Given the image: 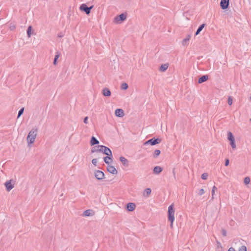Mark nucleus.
Here are the masks:
<instances>
[{
  "mask_svg": "<svg viewBox=\"0 0 251 251\" xmlns=\"http://www.w3.org/2000/svg\"><path fill=\"white\" fill-rule=\"evenodd\" d=\"M168 64L167 63L162 64L159 68V71L161 72H164L168 69Z\"/></svg>",
  "mask_w": 251,
  "mask_h": 251,
  "instance_id": "20",
  "label": "nucleus"
},
{
  "mask_svg": "<svg viewBox=\"0 0 251 251\" xmlns=\"http://www.w3.org/2000/svg\"><path fill=\"white\" fill-rule=\"evenodd\" d=\"M208 79V75H203L201 76L200 78L199 79L198 82L199 83H202L203 82H204Z\"/></svg>",
  "mask_w": 251,
  "mask_h": 251,
  "instance_id": "16",
  "label": "nucleus"
},
{
  "mask_svg": "<svg viewBox=\"0 0 251 251\" xmlns=\"http://www.w3.org/2000/svg\"><path fill=\"white\" fill-rule=\"evenodd\" d=\"M221 232H222V235L223 236H226V231L225 229L222 228L221 229Z\"/></svg>",
  "mask_w": 251,
  "mask_h": 251,
  "instance_id": "37",
  "label": "nucleus"
},
{
  "mask_svg": "<svg viewBox=\"0 0 251 251\" xmlns=\"http://www.w3.org/2000/svg\"><path fill=\"white\" fill-rule=\"evenodd\" d=\"M99 141L94 136L92 137L90 144L91 146H94L95 145L99 144Z\"/></svg>",
  "mask_w": 251,
  "mask_h": 251,
  "instance_id": "19",
  "label": "nucleus"
},
{
  "mask_svg": "<svg viewBox=\"0 0 251 251\" xmlns=\"http://www.w3.org/2000/svg\"><path fill=\"white\" fill-rule=\"evenodd\" d=\"M112 156H107L104 157V162L106 164H109L110 163V162L109 161V160H112Z\"/></svg>",
  "mask_w": 251,
  "mask_h": 251,
  "instance_id": "25",
  "label": "nucleus"
},
{
  "mask_svg": "<svg viewBox=\"0 0 251 251\" xmlns=\"http://www.w3.org/2000/svg\"><path fill=\"white\" fill-rule=\"evenodd\" d=\"M238 251H247V248L245 246H242L239 248Z\"/></svg>",
  "mask_w": 251,
  "mask_h": 251,
  "instance_id": "35",
  "label": "nucleus"
},
{
  "mask_svg": "<svg viewBox=\"0 0 251 251\" xmlns=\"http://www.w3.org/2000/svg\"><path fill=\"white\" fill-rule=\"evenodd\" d=\"M59 57V54L58 52H57L56 54L55 55V57H54V61H53V64L54 65H56V64L57 60V59H58Z\"/></svg>",
  "mask_w": 251,
  "mask_h": 251,
  "instance_id": "30",
  "label": "nucleus"
},
{
  "mask_svg": "<svg viewBox=\"0 0 251 251\" xmlns=\"http://www.w3.org/2000/svg\"><path fill=\"white\" fill-rule=\"evenodd\" d=\"M161 139L159 138H152L144 143V145L146 146L151 145V146L155 145L156 144H159L161 142Z\"/></svg>",
  "mask_w": 251,
  "mask_h": 251,
  "instance_id": "3",
  "label": "nucleus"
},
{
  "mask_svg": "<svg viewBox=\"0 0 251 251\" xmlns=\"http://www.w3.org/2000/svg\"><path fill=\"white\" fill-rule=\"evenodd\" d=\"M115 115L118 117H123L125 114L124 111L122 109H117L115 112Z\"/></svg>",
  "mask_w": 251,
  "mask_h": 251,
  "instance_id": "10",
  "label": "nucleus"
},
{
  "mask_svg": "<svg viewBox=\"0 0 251 251\" xmlns=\"http://www.w3.org/2000/svg\"><path fill=\"white\" fill-rule=\"evenodd\" d=\"M191 35L190 34H188L187 36L182 40V45L183 46H185L187 45V43L191 39Z\"/></svg>",
  "mask_w": 251,
  "mask_h": 251,
  "instance_id": "13",
  "label": "nucleus"
},
{
  "mask_svg": "<svg viewBox=\"0 0 251 251\" xmlns=\"http://www.w3.org/2000/svg\"><path fill=\"white\" fill-rule=\"evenodd\" d=\"M92 163L93 165H94L95 166H97V159L95 158V159H93L92 160Z\"/></svg>",
  "mask_w": 251,
  "mask_h": 251,
  "instance_id": "40",
  "label": "nucleus"
},
{
  "mask_svg": "<svg viewBox=\"0 0 251 251\" xmlns=\"http://www.w3.org/2000/svg\"><path fill=\"white\" fill-rule=\"evenodd\" d=\"M16 29V25L14 23H11L9 24V29L11 31L15 30Z\"/></svg>",
  "mask_w": 251,
  "mask_h": 251,
  "instance_id": "26",
  "label": "nucleus"
},
{
  "mask_svg": "<svg viewBox=\"0 0 251 251\" xmlns=\"http://www.w3.org/2000/svg\"><path fill=\"white\" fill-rule=\"evenodd\" d=\"M204 193H205V191H204V189H201L198 192V194L199 195L201 196V195H203Z\"/></svg>",
  "mask_w": 251,
  "mask_h": 251,
  "instance_id": "39",
  "label": "nucleus"
},
{
  "mask_svg": "<svg viewBox=\"0 0 251 251\" xmlns=\"http://www.w3.org/2000/svg\"><path fill=\"white\" fill-rule=\"evenodd\" d=\"M173 174H174V176H175V170H173Z\"/></svg>",
  "mask_w": 251,
  "mask_h": 251,
  "instance_id": "47",
  "label": "nucleus"
},
{
  "mask_svg": "<svg viewBox=\"0 0 251 251\" xmlns=\"http://www.w3.org/2000/svg\"><path fill=\"white\" fill-rule=\"evenodd\" d=\"M37 129L33 128L29 132L27 137V140L29 144H33L37 136Z\"/></svg>",
  "mask_w": 251,
  "mask_h": 251,
  "instance_id": "1",
  "label": "nucleus"
},
{
  "mask_svg": "<svg viewBox=\"0 0 251 251\" xmlns=\"http://www.w3.org/2000/svg\"><path fill=\"white\" fill-rule=\"evenodd\" d=\"M32 30V26L31 25L29 26L27 29V35L28 37H30L31 36V31Z\"/></svg>",
  "mask_w": 251,
  "mask_h": 251,
  "instance_id": "28",
  "label": "nucleus"
},
{
  "mask_svg": "<svg viewBox=\"0 0 251 251\" xmlns=\"http://www.w3.org/2000/svg\"><path fill=\"white\" fill-rule=\"evenodd\" d=\"M208 174L207 173H203L201 175V178L202 179H206L207 178V177H208Z\"/></svg>",
  "mask_w": 251,
  "mask_h": 251,
  "instance_id": "33",
  "label": "nucleus"
},
{
  "mask_svg": "<svg viewBox=\"0 0 251 251\" xmlns=\"http://www.w3.org/2000/svg\"><path fill=\"white\" fill-rule=\"evenodd\" d=\"M151 190L150 188H147L145 189V190L144 191V195L145 196V194H146L147 196H149L151 194Z\"/></svg>",
  "mask_w": 251,
  "mask_h": 251,
  "instance_id": "27",
  "label": "nucleus"
},
{
  "mask_svg": "<svg viewBox=\"0 0 251 251\" xmlns=\"http://www.w3.org/2000/svg\"><path fill=\"white\" fill-rule=\"evenodd\" d=\"M153 173L155 174H159L162 171V168L159 166H155L153 168Z\"/></svg>",
  "mask_w": 251,
  "mask_h": 251,
  "instance_id": "18",
  "label": "nucleus"
},
{
  "mask_svg": "<svg viewBox=\"0 0 251 251\" xmlns=\"http://www.w3.org/2000/svg\"><path fill=\"white\" fill-rule=\"evenodd\" d=\"M229 0H221L220 2V6L222 9H226L229 6Z\"/></svg>",
  "mask_w": 251,
  "mask_h": 251,
  "instance_id": "8",
  "label": "nucleus"
},
{
  "mask_svg": "<svg viewBox=\"0 0 251 251\" xmlns=\"http://www.w3.org/2000/svg\"><path fill=\"white\" fill-rule=\"evenodd\" d=\"M136 205L134 203H128L126 205L127 209L129 211H133L135 208Z\"/></svg>",
  "mask_w": 251,
  "mask_h": 251,
  "instance_id": "11",
  "label": "nucleus"
},
{
  "mask_svg": "<svg viewBox=\"0 0 251 251\" xmlns=\"http://www.w3.org/2000/svg\"><path fill=\"white\" fill-rule=\"evenodd\" d=\"M160 151L159 150H156L154 151V153L153 154V157L154 158H157L159 155V154H160Z\"/></svg>",
  "mask_w": 251,
  "mask_h": 251,
  "instance_id": "23",
  "label": "nucleus"
},
{
  "mask_svg": "<svg viewBox=\"0 0 251 251\" xmlns=\"http://www.w3.org/2000/svg\"><path fill=\"white\" fill-rule=\"evenodd\" d=\"M94 213L91 209H88L84 211L83 215L84 216H91L94 215Z\"/></svg>",
  "mask_w": 251,
  "mask_h": 251,
  "instance_id": "15",
  "label": "nucleus"
},
{
  "mask_svg": "<svg viewBox=\"0 0 251 251\" xmlns=\"http://www.w3.org/2000/svg\"><path fill=\"white\" fill-rule=\"evenodd\" d=\"M175 209L173 207V204H172L169 206L168 211V220L171 223H173L175 220Z\"/></svg>",
  "mask_w": 251,
  "mask_h": 251,
  "instance_id": "2",
  "label": "nucleus"
},
{
  "mask_svg": "<svg viewBox=\"0 0 251 251\" xmlns=\"http://www.w3.org/2000/svg\"><path fill=\"white\" fill-rule=\"evenodd\" d=\"M95 176L97 179L101 180L104 178V174L103 172L97 170L95 172Z\"/></svg>",
  "mask_w": 251,
  "mask_h": 251,
  "instance_id": "7",
  "label": "nucleus"
},
{
  "mask_svg": "<svg viewBox=\"0 0 251 251\" xmlns=\"http://www.w3.org/2000/svg\"><path fill=\"white\" fill-rule=\"evenodd\" d=\"M227 135H228V137H227L228 139L230 141V142L231 141L235 140L234 137L231 132H228Z\"/></svg>",
  "mask_w": 251,
  "mask_h": 251,
  "instance_id": "24",
  "label": "nucleus"
},
{
  "mask_svg": "<svg viewBox=\"0 0 251 251\" xmlns=\"http://www.w3.org/2000/svg\"><path fill=\"white\" fill-rule=\"evenodd\" d=\"M98 152V151H97V150H95V149H92V150H91V152H92V153H93V152Z\"/></svg>",
  "mask_w": 251,
  "mask_h": 251,
  "instance_id": "44",
  "label": "nucleus"
},
{
  "mask_svg": "<svg viewBox=\"0 0 251 251\" xmlns=\"http://www.w3.org/2000/svg\"><path fill=\"white\" fill-rule=\"evenodd\" d=\"M170 227L171 228H173V223H171V224H170Z\"/></svg>",
  "mask_w": 251,
  "mask_h": 251,
  "instance_id": "46",
  "label": "nucleus"
},
{
  "mask_svg": "<svg viewBox=\"0 0 251 251\" xmlns=\"http://www.w3.org/2000/svg\"><path fill=\"white\" fill-rule=\"evenodd\" d=\"M244 182L246 185L249 184L250 182V178L248 176L246 177L244 179Z\"/></svg>",
  "mask_w": 251,
  "mask_h": 251,
  "instance_id": "29",
  "label": "nucleus"
},
{
  "mask_svg": "<svg viewBox=\"0 0 251 251\" xmlns=\"http://www.w3.org/2000/svg\"><path fill=\"white\" fill-rule=\"evenodd\" d=\"M128 88V85L126 83H123L121 85V89L126 90Z\"/></svg>",
  "mask_w": 251,
  "mask_h": 251,
  "instance_id": "31",
  "label": "nucleus"
},
{
  "mask_svg": "<svg viewBox=\"0 0 251 251\" xmlns=\"http://www.w3.org/2000/svg\"><path fill=\"white\" fill-rule=\"evenodd\" d=\"M102 94L106 97H109L111 96V92L107 88H104L102 90Z\"/></svg>",
  "mask_w": 251,
  "mask_h": 251,
  "instance_id": "14",
  "label": "nucleus"
},
{
  "mask_svg": "<svg viewBox=\"0 0 251 251\" xmlns=\"http://www.w3.org/2000/svg\"><path fill=\"white\" fill-rule=\"evenodd\" d=\"M93 7V5L89 7L86 4L83 3L80 5L79 8L81 11H84L86 14H89Z\"/></svg>",
  "mask_w": 251,
  "mask_h": 251,
  "instance_id": "6",
  "label": "nucleus"
},
{
  "mask_svg": "<svg viewBox=\"0 0 251 251\" xmlns=\"http://www.w3.org/2000/svg\"><path fill=\"white\" fill-rule=\"evenodd\" d=\"M98 149L97 150V151L98 152H101L103 153V150L105 148V146L103 145H99L97 147Z\"/></svg>",
  "mask_w": 251,
  "mask_h": 251,
  "instance_id": "22",
  "label": "nucleus"
},
{
  "mask_svg": "<svg viewBox=\"0 0 251 251\" xmlns=\"http://www.w3.org/2000/svg\"><path fill=\"white\" fill-rule=\"evenodd\" d=\"M88 117H85L84 118V120H83V122L85 124H88Z\"/></svg>",
  "mask_w": 251,
  "mask_h": 251,
  "instance_id": "41",
  "label": "nucleus"
},
{
  "mask_svg": "<svg viewBox=\"0 0 251 251\" xmlns=\"http://www.w3.org/2000/svg\"><path fill=\"white\" fill-rule=\"evenodd\" d=\"M250 121L251 122V119H250Z\"/></svg>",
  "mask_w": 251,
  "mask_h": 251,
  "instance_id": "48",
  "label": "nucleus"
},
{
  "mask_svg": "<svg viewBox=\"0 0 251 251\" xmlns=\"http://www.w3.org/2000/svg\"><path fill=\"white\" fill-rule=\"evenodd\" d=\"M205 25L204 24H203L202 25H201L199 27V28H198L196 32L195 33V35H198L200 32L202 30V29L204 28V27L205 26Z\"/></svg>",
  "mask_w": 251,
  "mask_h": 251,
  "instance_id": "21",
  "label": "nucleus"
},
{
  "mask_svg": "<svg viewBox=\"0 0 251 251\" xmlns=\"http://www.w3.org/2000/svg\"><path fill=\"white\" fill-rule=\"evenodd\" d=\"M228 251H236V250L234 248L230 247L228 249Z\"/></svg>",
  "mask_w": 251,
  "mask_h": 251,
  "instance_id": "43",
  "label": "nucleus"
},
{
  "mask_svg": "<svg viewBox=\"0 0 251 251\" xmlns=\"http://www.w3.org/2000/svg\"><path fill=\"white\" fill-rule=\"evenodd\" d=\"M107 170L108 172L113 175H116L118 173L116 168L112 165H108L107 167Z\"/></svg>",
  "mask_w": 251,
  "mask_h": 251,
  "instance_id": "9",
  "label": "nucleus"
},
{
  "mask_svg": "<svg viewBox=\"0 0 251 251\" xmlns=\"http://www.w3.org/2000/svg\"><path fill=\"white\" fill-rule=\"evenodd\" d=\"M217 189L215 186H214L212 188V200L214 199V195L215 194V191L217 190Z\"/></svg>",
  "mask_w": 251,
  "mask_h": 251,
  "instance_id": "32",
  "label": "nucleus"
},
{
  "mask_svg": "<svg viewBox=\"0 0 251 251\" xmlns=\"http://www.w3.org/2000/svg\"><path fill=\"white\" fill-rule=\"evenodd\" d=\"M24 108H22L18 112V118H19L24 113Z\"/></svg>",
  "mask_w": 251,
  "mask_h": 251,
  "instance_id": "34",
  "label": "nucleus"
},
{
  "mask_svg": "<svg viewBox=\"0 0 251 251\" xmlns=\"http://www.w3.org/2000/svg\"><path fill=\"white\" fill-rule=\"evenodd\" d=\"M227 102L229 105H231L232 103V99L230 96L228 98Z\"/></svg>",
  "mask_w": 251,
  "mask_h": 251,
  "instance_id": "36",
  "label": "nucleus"
},
{
  "mask_svg": "<svg viewBox=\"0 0 251 251\" xmlns=\"http://www.w3.org/2000/svg\"><path fill=\"white\" fill-rule=\"evenodd\" d=\"M63 36V35H62L61 33H59L58 34V37L59 38H62Z\"/></svg>",
  "mask_w": 251,
  "mask_h": 251,
  "instance_id": "45",
  "label": "nucleus"
},
{
  "mask_svg": "<svg viewBox=\"0 0 251 251\" xmlns=\"http://www.w3.org/2000/svg\"><path fill=\"white\" fill-rule=\"evenodd\" d=\"M103 153L104 154L107 155V156H112V154L111 151L110 150L109 148H108L107 147H105V148H104V150H103Z\"/></svg>",
  "mask_w": 251,
  "mask_h": 251,
  "instance_id": "17",
  "label": "nucleus"
},
{
  "mask_svg": "<svg viewBox=\"0 0 251 251\" xmlns=\"http://www.w3.org/2000/svg\"><path fill=\"white\" fill-rule=\"evenodd\" d=\"M4 185L6 187V190L8 192H9L14 188V183L12 179H10L9 180L6 181L4 183Z\"/></svg>",
  "mask_w": 251,
  "mask_h": 251,
  "instance_id": "5",
  "label": "nucleus"
},
{
  "mask_svg": "<svg viewBox=\"0 0 251 251\" xmlns=\"http://www.w3.org/2000/svg\"><path fill=\"white\" fill-rule=\"evenodd\" d=\"M230 145L231 146L233 149H235L236 148L235 140L230 141Z\"/></svg>",
  "mask_w": 251,
  "mask_h": 251,
  "instance_id": "38",
  "label": "nucleus"
},
{
  "mask_svg": "<svg viewBox=\"0 0 251 251\" xmlns=\"http://www.w3.org/2000/svg\"><path fill=\"white\" fill-rule=\"evenodd\" d=\"M126 18V14L122 13L118 16H117L114 19V22L117 24H120L125 21Z\"/></svg>",
  "mask_w": 251,
  "mask_h": 251,
  "instance_id": "4",
  "label": "nucleus"
},
{
  "mask_svg": "<svg viewBox=\"0 0 251 251\" xmlns=\"http://www.w3.org/2000/svg\"><path fill=\"white\" fill-rule=\"evenodd\" d=\"M120 160L124 166L127 167L128 166V160L123 156L120 157Z\"/></svg>",
  "mask_w": 251,
  "mask_h": 251,
  "instance_id": "12",
  "label": "nucleus"
},
{
  "mask_svg": "<svg viewBox=\"0 0 251 251\" xmlns=\"http://www.w3.org/2000/svg\"><path fill=\"white\" fill-rule=\"evenodd\" d=\"M229 161L228 159H226L225 161V166H227L228 165Z\"/></svg>",
  "mask_w": 251,
  "mask_h": 251,
  "instance_id": "42",
  "label": "nucleus"
}]
</instances>
